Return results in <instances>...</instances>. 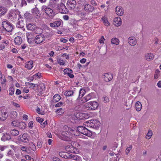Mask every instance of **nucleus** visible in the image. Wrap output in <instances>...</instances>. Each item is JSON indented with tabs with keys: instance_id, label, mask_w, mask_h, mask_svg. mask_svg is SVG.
Here are the masks:
<instances>
[{
	"instance_id": "13d9d810",
	"label": "nucleus",
	"mask_w": 161,
	"mask_h": 161,
	"mask_svg": "<svg viewBox=\"0 0 161 161\" xmlns=\"http://www.w3.org/2000/svg\"><path fill=\"white\" fill-rule=\"evenodd\" d=\"M14 14V12L13 11H10L8 14V18H10L11 17L13 16V15Z\"/></svg>"
},
{
	"instance_id": "412c9836",
	"label": "nucleus",
	"mask_w": 161,
	"mask_h": 161,
	"mask_svg": "<svg viewBox=\"0 0 161 161\" xmlns=\"http://www.w3.org/2000/svg\"><path fill=\"white\" fill-rule=\"evenodd\" d=\"M129 44L131 46H135L136 43V38L134 37H130L128 40Z\"/></svg>"
},
{
	"instance_id": "f03ea898",
	"label": "nucleus",
	"mask_w": 161,
	"mask_h": 161,
	"mask_svg": "<svg viewBox=\"0 0 161 161\" xmlns=\"http://www.w3.org/2000/svg\"><path fill=\"white\" fill-rule=\"evenodd\" d=\"M72 134L69 132L64 131L62 132L59 138L65 141H70L72 138Z\"/></svg>"
},
{
	"instance_id": "a211bd4d",
	"label": "nucleus",
	"mask_w": 161,
	"mask_h": 161,
	"mask_svg": "<svg viewBox=\"0 0 161 161\" xmlns=\"http://www.w3.org/2000/svg\"><path fill=\"white\" fill-rule=\"evenodd\" d=\"M11 138L10 135L8 133H4L1 138V140L3 141L10 140Z\"/></svg>"
},
{
	"instance_id": "09e8293b",
	"label": "nucleus",
	"mask_w": 161,
	"mask_h": 161,
	"mask_svg": "<svg viewBox=\"0 0 161 161\" xmlns=\"http://www.w3.org/2000/svg\"><path fill=\"white\" fill-rule=\"evenodd\" d=\"M102 19L103 21V23L105 25L108 26L109 25V23H108V21L107 19H105L104 18H103Z\"/></svg>"
},
{
	"instance_id": "c9c22d12",
	"label": "nucleus",
	"mask_w": 161,
	"mask_h": 161,
	"mask_svg": "<svg viewBox=\"0 0 161 161\" xmlns=\"http://www.w3.org/2000/svg\"><path fill=\"white\" fill-rule=\"evenodd\" d=\"M61 97L58 94H55L53 97L54 101L55 102H58L61 99Z\"/></svg>"
},
{
	"instance_id": "20e7f679",
	"label": "nucleus",
	"mask_w": 161,
	"mask_h": 161,
	"mask_svg": "<svg viewBox=\"0 0 161 161\" xmlns=\"http://www.w3.org/2000/svg\"><path fill=\"white\" fill-rule=\"evenodd\" d=\"M86 108L89 110H94L96 109L98 106V103L96 101L90 102L86 103L85 105Z\"/></svg>"
},
{
	"instance_id": "7c9ffc66",
	"label": "nucleus",
	"mask_w": 161,
	"mask_h": 161,
	"mask_svg": "<svg viewBox=\"0 0 161 161\" xmlns=\"http://www.w3.org/2000/svg\"><path fill=\"white\" fill-rule=\"evenodd\" d=\"M22 39L19 36L16 37L14 40V42L16 45H19L22 42Z\"/></svg>"
},
{
	"instance_id": "49530a36",
	"label": "nucleus",
	"mask_w": 161,
	"mask_h": 161,
	"mask_svg": "<svg viewBox=\"0 0 161 161\" xmlns=\"http://www.w3.org/2000/svg\"><path fill=\"white\" fill-rule=\"evenodd\" d=\"M132 145H130L129 147L126 148L125 152H126V154L127 155H128V153H129V152L130 151V150L132 149Z\"/></svg>"
},
{
	"instance_id": "ddd939ff",
	"label": "nucleus",
	"mask_w": 161,
	"mask_h": 161,
	"mask_svg": "<svg viewBox=\"0 0 161 161\" xmlns=\"http://www.w3.org/2000/svg\"><path fill=\"white\" fill-rule=\"evenodd\" d=\"M76 4V2L74 0H68L67 3L68 7L70 10L75 8Z\"/></svg>"
},
{
	"instance_id": "1a4fd4ad",
	"label": "nucleus",
	"mask_w": 161,
	"mask_h": 161,
	"mask_svg": "<svg viewBox=\"0 0 161 161\" xmlns=\"http://www.w3.org/2000/svg\"><path fill=\"white\" fill-rule=\"evenodd\" d=\"M57 9L61 13L66 14L68 12L67 8L65 5L62 3H61L57 6Z\"/></svg>"
},
{
	"instance_id": "4c0bfd02",
	"label": "nucleus",
	"mask_w": 161,
	"mask_h": 161,
	"mask_svg": "<svg viewBox=\"0 0 161 161\" xmlns=\"http://www.w3.org/2000/svg\"><path fill=\"white\" fill-rule=\"evenodd\" d=\"M111 43L113 44H115L116 45L119 44V41L118 39L116 38H114L111 39Z\"/></svg>"
},
{
	"instance_id": "72a5a7b5",
	"label": "nucleus",
	"mask_w": 161,
	"mask_h": 161,
	"mask_svg": "<svg viewBox=\"0 0 161 161\" xmlns=\"http://www.w3.org/2000/svg\"><path fill=\"white\" fill-rule=\"evenodd\" d=\"M81 143L84 146H90L92 144V142L90 141H82L81 142Z\"/></svg>"
},
{
	"instance_id": "b1692460",
	"label": "nucleus",
	"mask_w": 161,
	"mask_h": 161,
	"mask_svg": "<svg viewBox=\"0 0 161 161\" xmlns=\"http://www.w3.org/2000/svg\"><path fill=\"white\" fill-rule=\"evenodd\" d=\"M92 97V95L91 94H89L86 96L83 97L81 100L80 103H85L91 99Z\"/></svg>"
},
{
	"instance_id": "4d7b16f0",
	"label": "nucleus",
	"mask_w": 161,
	"mask_h": 161,
	"mask_svg": "<svg viewBox=\"0 0 161 161\" xmlns=\"http://www.w3.org/2000/svg\"><path fill=\"white\" fill-rule=\"evenodd\" d=\"M33 122L32 121H31L28 123V125L30 129H32L33 126Z\"/></svg>"
},
{
	"instance_id": "f3484780",
	"label": "nucleus",
	"mask_w": 161,
	"mask_h": 161,
	"mask_svg": "<svg viewBox=\"0 0 161 161\" xmlns=\"http://www.w3.org/2000/svg\"><path fill=\"white\" fill-rule=\"evenodd\" d=\"M35 24L33 23H29L27 25L26 27L27 29L29 30L34 31L36 30H40V28H37Z\"/></svg>"
},
{
	"instance_id": "a18cd8bd",
	"label": "nucleus",
	"mask_w": 161,
	"mask_h": 161,
	"mask_svg": "<svg viewBox=\"0 0 161 161\" xmlns=\"http://www.w3.org/2000/svg\"><path fill=\"white\" fill-rule=\"evenodd\" d=\"M86 1L85 0H79L78 3L79 5L84 6L85 5Z\"/></svg>"
},
{
	"instance_id": "4468645a",
	"label": "nucleus",
	"mask_w": 161,
	"mask_h": 161,
	"mask_svg": "<svg viewBox=\"0 0 161 161\" xmlns=\"http://www.w3.org/2000/svg\"><path fill=\"white\" fill-rule=\"evenodd\" d=\"M103 76L104 80L107 82L111 80L113 78L112 74L110 73H105Z\"/></svg>"
},
{
	"instance_id": "473e14b6",
	"label": "nucleus",
	"mask_w": 161,
	"mask_h": 161,
	"mask_svg": "<svg viewBox=\"0 0 161 161\" xmlns=\"http://www.w3.org/2000/svg\"><path fill=\"white\" fill-rule=\"evenodd\" d=\"M31 35H28L27 36V41L30 44H34V39L32 37Z\"/></svg>"
},
{
	"instance_id": "2eb2a0df",
	"label": "nucleus",
	"mask_w": 161,
	"mask_h": 161,
	"mask_svg": "<svg viewBox=\"0 0 161 161\" xmlns=\"http://www.w3.org/2000/svg\"><path fill=\"white\" fill-rule=\"evenodd\" d=\"M115 11L116 14L119 16H121L124 14V9L120 6H117L115 8Z\"/></svg>"
},
{
	"instance_id": "cd10ccee",
	"label": "nucleus",
	"mask_w": 161,
	"mask_h": 161,
	"mask_svg": "<svg viewBox=\"0 0 161 161\" xmlns=\"http://www.w3.org/2000/svg\"><path fill=\"white\" fill-rule=\"evenodd\" d=\"M154 58V55L151 53L146 54L145 55V58L148 61H150L152 60Z\"/></svg>"
},
{
	"instance_id": "f8f14e48",
	"label": "nucleus",
	"mask_w": 161,
	"mask_h": 161,
	"mask_svg": "<svg viewBox=\"0 0 161 161\" xmlns=\"http://www.w3.org/2000/svg\"><path fill=\"white\" fill-rule=\"evenodd\" d=\"M18 140L23 142H28L29 140V137L26 134H24L21 137L20 136L18 137Z\"/></svg>"
},
{
	"instance_id": "dca6fc26",
	"label": "nucleus",
	"mask_w": 161,
	"mask_h": 161,
	"mask_svg": "<svg viewBox=\"0 0 161 161\" xmlns=\"http://www.w3.org/2000/svg\"><path fill=\"white\" fill-rule=\"evenodd\" d=\"M64 74L67 75L70 78H73L74 77L73 74H71L73 72V71L71 69L69 68L64 69Z\"/></svg>"
},
{
	"instance_id": "052dcab7",
	"label": "nucleus",
	"mask_w": 161,
	"mask_h": 161,
	"mask_svg": "<svg viewBox=\"0 0 161 161\" xmlns=\"http://www.w3.org/2000/svg\"><path fill=\"white\" fill-rule=\"evenodd\" d=\"M7 147L6 146H3L2 145H0V150L1 151H4V150Z\"/></svg>"
},
{
	"instance_id": "f704fd0d",
	"label": "nucleus",
	"mask_w": 161,
	"mask_h": 161,
	"mask_svg": "<svg viewBox=\"0 0 161 161\" xmlns=\"http://www.w3.org/2000/svg\"><path fill=\"white\" fill-rule=\"evenodd\" d=\"M26 126V125L25 122H19L18 127L21 129L23 130L25 128Z\"/></svg>"
},
{
	"instance_id": "774afa93",
	"label": "nucleus",
	"mask_w": 161,
	"mask_h": 161,
	"mask_svg": "<svg viewBox=\"0 0 161 161\" xmlns=\"http://www.w3.org/2000/svg\"><path fill=\"white\" fill-rule=\"evenodd\" d=\"M118 144L117 143H115L114 145V146L112 148L113 150L115 151L117 147Z\"/></svg>"
},
{
	"instance_id": "603ef678",
	"label": "nucleus",
	"mask_w": 161,
	"mask_h": 161,
	"mask_svg": "<svg viewBox=\"0 0 161 161\" xmlns=\"http://www.w3.org/2000/svg\"><path fill=\"white\" fill-rule=\"evenodd\" d=\"M25 158L29 161H33V159L28 155H26L25 157Z\"/></svg>"
},
{
	"instance_id": "7ed1b4c3",
	"label": "nucleus",
	"mask_w": 161,
	"mask_h": 161,
	"mask_svg": "<svg viewBox=\"0 0 161 161\" xmlns=\"http://www.w3.org/2000/svg\"><path fill=\"white\" fill-rule=\"evenodd\" d=\"M77 130L79 133L87 136H91L92 135L91 131L87 128L83 126H79L77 128Z\"/></svg>"
},
{
	"instance_id": "c85d7f7f",
	"label": "nucleus",
	"mask_w": 161,
	"mask_h": 161,
	"mask_svg": "<svg viewBox=\"0 0 161 161\" xmlns=\"http://www.w3.org/2000/svg\"><path fill=\"white\" fill-rule=\"evenodd\" d=\"M10 133V134L13 136H17L19 134V131L15 129H11Z\"/></svg>"
},
{
	"instance_id": "e2e57ef3",
	"label": "nucleus",
	"mask_w": 161,
	"mask_h": 161,
	"mask_svg": "<svg viewBox=\"0 0 161 161\" xmlns=\"http://www.w3.org/2000/svg\"><path fill=\"white\" fill-rule=\"evenodd\" d=\"M35 79V78L34 75H33L31 77H29L28 78V80L29 81H32Z\"/></svg>"
},
{
	"instance_id": "0e129e2a",
	"label": "nucleus",
	"mask_w": 161,
	"mask_h": 161,
	"mask_svg": "<svg viewBox=\"0 0 161 161\" xmlns=\"http://www.w3.org/2000/svg\"><path fill=\"white\" fill-rule=\"evenodd\" d=\"M104 40H105V39L103 37V36H102L101 39L99 40V42L100 43H104Z\"/></svg>"
},
{
	"instance_id": "a878e982",
	"label": "nucleus",
	"mask_w": 161,
	"mask_h": 161,
	"mask_svg": "<svg viewBox=\"0 0 161 161\" xmlns=\"http://www.w3.org/2000/svg\"><path fill=\"white\" fill-rule=\"evenodd\" d=\"M8 11L6 8L3 7H0V17L5 14Z\"/></svg>"
},
{
	"instance_id": "338daca9",
	"label": "nucleus",
	"mask_w": 161,
	"mask_h": 161,
	"mask_svg": "<svg viewBox=\"0 0 161 161\" xmlns=\"http://www.w3.org/2000/svg\"><path fill=\"white\" fill-rule=\"evenodd\" d=\"M36 120L37 121L40 123L42 122L43 121V120L40 117H37L36 118Z\"/></svg>"
},
{
	"instance_id": "5fc2aeb1",
	"label": "nucleus",
	"mask_w": 161,
	"mask_h": 161,
	"mask_svg": "<svg viewBox=\"0 0 161 161\" xmlns=\"http://www.w3.org/2000/svg\"><path fill=\"white\" fill-rule=\"evenodd\" d=\"M63 104V103L61 102H60L58 103H57L55 105V107H58L61 106Z\"/></svg>"
},
{
	"instance_id": "0eeeda50",
	"label": "nucleus",
	"mask_w": 161,
	"mask_h": 161,
	"mask_svg": "<svg viewBox=\"0 0 161 161\" xmlns=\"http://www.w3.org/2000/svg\"><path fill=\"white\" fill-rule=\"evenodd\" d=\"M59 156L63 158L66 159H71L73 160H75L77 159L74 155L70 154V153L65 152H61L59 153Z\"/></svg>"
},
{
	"instance_id": "423d86ee",
	"label": "nucleus",
	"mask_w": 161,
	"mask_h": 161,
	"mask_svg": "<svg viewBox=\"0 0 161 161\" xmlns=\"http://www.w3.org/2000/svg\"><path fill=\"white\" fill-rule=\"evenodd\" d=\"M2 26L3 29L8 32L12 31L13 29L12 24L7 20L2 22Z\"/></svg>"
},
{
	"instance_id": "8fccbe9b",
	"label": "nucleus",
	"mask_w": 161,
	"mask_h": 161,
	"mask_svg": "<svg viewBox=\"0 0 161 161\" xmlns=\"http://www.w3.org/2000/svg\"><path fill=\"white\" fill-rule=\"evenodd\" d=\"M159 71L158 70H156L155 72V74L154 75V78L155 79H157L159 77V74L158 73H159Z\"/></svg>"
},
{
	"instance_id": "bb28decb",
	"label": "nucleus",
	"mask_w": 161,
	"mask_h": 161,
	"mask_svg": "<svg viewBox=\"0 0 161 161\" xmlns=\"http://www.w3.org/2000/svg\"><path fill=\"white\" fill-rule=\"evenodd\" d=\"M85 93V90L84 89H81L79 91V95L76 99L77 101L80 102L79 100L84 95Z\"/></svg>"
},
{
	"instance_id": "393cba45",
	"label": "nucleus",
	"mask_w": 161,
	"mask_h": 161,
	"mask_svg": "<svg viewBox=\"0 0 161 161\" xmlns=\"http://www.w3.org/2000/svg\"><path fill=\"white\" fill-rule=\"evenodd\" d=\"M59 1H55V0H51L50 1L49 5L57 9V7L59 5L58 4V3Z\"/></svg>"
},
{
	"instance_id": "37998d69",
	"label": "nucleus",
	"mask_w": 161,
	"mask_h": 161,
	"mask_svg": "<svg viewBox=\"0 0 161 161\" xmlns=\"http://www.w3.org/2000/svg\"><path fill=\"white\" fill-rule=\"evenodd\" d=\"M77 14L78 15H79L80 17H85L86 15V14L85 12H82L81 11H79L78 12Z\"/></svg>"
},
{
	"instance_id": "de8ad7c7",
	"label": "nucleus",
	"mask_w": 161,
	"mask_h": 161,
	"mask_svg": "<svg viewBox=\"0 0 161 161\" xmlns=\"http://www.w3.org/2000/svg\"><path fill=\"white\" fill-rule=\"evenodd\" d=\"M21 149L23 151L28 153L29 151V149L25 146H22Z\"/></svg>"
},
{
	"instance_id": "6e6552de",
	"label": "nucleus",
	"mask_w": 161,
	"mask_h": 161,
	"mask_svg": "<svg viewBox=\"0 0 161 161\" xmlns=\"http://www.w3.org/2000/svg\"><path fill=\"white\" fill-rule=\"evenodd\" d=\"M84 11L88 13L93 12L96 8L89 4H85L83 8Z\"/></svg>"
},
{
	"instance_id": "c03bdc74",
	"label": "nucleus",
	"mask_w": 161,
	"mask_h": 161,
	"mask_svg": "<svg viewBox=\"0 0 161 161\" xmlns=\"http://www.w3.org/2000/svg\"><path fill=\"white\" fill-rule=\"evenodd\" d=\"M19 123V122L17 120H14L12 121L11 123V124L14 126L18 127Z\"/></svg>"
},
{
	"instance_id": "69168bd1",
	"label": "nucleus",
	"mask_w": 161,
	"mask_h": 161,
	"mask_svg": "<svg viewBox=\"0 0 161 161\" xmlns=\"http://www.w3.org/2000/svg\"><path fill=\"white\" fill-rule=\"evenodd\" d=\"M42 143L40 141H38L37 142V146L38 148H41L42 147Z\"/></svg>"
},
{
	"instance_id": "4be33fe9",
	"label": "nucleus",
	"mask_w": 161,
	"mask_h": 161,
	"mask_svg": "<svg viewBox=\"0 0 161 161\" xmlns=\"http://www.w3.org/2000/svg\"><path fill=\"white\" fill-rule=\"evenodd\" d=\"M32 13L33 15L37 19L40 17L41 14L40 13L39 10L36 8L33 9H32Z\"/></svg>"
},
{
	"instance_id": "864d4df0",
	"label": "nucleus",
	"mask_w": 161,
	"mask_h": 161,
	"mask_svg": "<svg viewBox=\"0 0 161 161\" xmlns=\"http://www.w3.org/2000/svg\"><path fill=\"white\" fill-rule=\"evenodd\" d=\"M33 75L35 79L36 78V77H37L38 78H40L41 77V73L38 72L35 74Z\"/></svg>"
},
{
	"instance_id": "9d476101",
	"label": "nucleus",
	"mask_w": 161,
	"mask_h": 161,
	"mask_svg": "<svg viewBox=\"0 0 161 161\" xmlns=\"http://www.w3.org/2000/svg\"><path fill=\"white\" fill-rule=\"evenodd\" d=\"M45 40V37L42 35L37 36L34 39V41L37 44H40L43 42Z\"/></svg>"
},
{
	"instance_id": "6ab92c4d",
	"label": "nucleus",
	"mask_w": 161,
	"mask_h": 161,
	"mask_svg": "<svg viewBox=\"0 0 161 161\" xmlns=\"http://www.w3.org/2000/svg\"><path fill=\"white\" fill-rule=\"evenodd\" d=\"M114 25L116 26H119L122 24V21L120 18L115 17L114 19Z\"/></svg>"
},
{
	"instance_id": "6e6d98bb",
	"label": "nucleus",
	"mask_w": 161,
	"mask_h": 161,
	"mask_svg": "<svg viewBox=\"0 0 161 161\" xmlns=\"http://www.w3.org/2000/svg\"><path fill=\"white\" fill-rule=\"evenodd\" d=\"M24 17L26 19H29L31 17V14L28 13L26 12L24 14Z\"/></svg>"
},
{
	"instance_id": "aec40b11",
	"label": "nucleus",
	"mask_w": 161,
	"mask_h": 161,
	"mask_svg": "<svg viewBox=\"0 0 161 161\" xmlns=\"http://www.w3.org/2000/svg\"><path fill=\"white\" fill-rule=\"evenodd\" d=\"M62 22L61 20H57L50 23L49 25L52 27H57L61 25Z\"/></svg>"
},
{
	"instance_id": "a19ab883",
	"label": "nucleus",
	"mask_w": 161,
	"mask_h": 161,
	"mask_svg": "<svg viewBox=\"0 0 161 161\" xmlns=\"http://www.w3.org/2000/svg\"><path fill=\"white\" fill-rule=\"evenodd\" d=\"M14 86H11L9 89V94L13 95L14 93Z\"/></svg>"
},
{
	"instance_id": "f257e3e1",
	"label": "nucleus",
	"mask_w": 161,
	"mask_h": 161,
	"mask_svg": "<svg viewBox=\"0 0 161 161\" xmlns=\"http://www.w3.org/2000/svg\"><path fill=\"white\" fill-rule=\"evenodd\" d=\"M100 124V122L97 120H91L86 121L85 125L88 127L97 129Z\"/></svg>"
},
{
	"instance_id": "2f4dec72",
	"label": "nucleus",
	"mask_w": 161,
	"mask_h": 161,
	"mask_svg": "<svg viewBox=\"0 0 161 161\" xmlns=\"http://www.w3.org/2000/svg\"><path fill=\"white\" fill-rule=\"evenodd\" d=\"M135 108L136 110L138 111H140L142 108V105L141 103L138 101L135 104Z\"/></svg>"
},
{
	"instance_id": "79ce46f5",
	"label": "nucleus",
	"mask_w": 161,
	"mask_h": 161,
	"mask_svg": "<svg viewBox=\"0 0 161 161\" xmlns=\"http://www.w3.org/2000/svg\"><path fill=\"white\" fill-rule=\"evenodd\" d=\"M30 148L33 151H35L36 150V147L35 145L33 143L31 142L29 144Z\"/></svg>"
},
{
	"instance_id": "9b49d317",
	"label": "nucleus",
	"mask_w": 161,
	"mask_h": 161,
	"mask_svg": "<svg viewBox=\"0 0 161 161\" xmlns=\"http://www.w3.org/2000/svg\"><path fill=\"white\" fill-rule=\"evenodd\" d=\"M8 117V113L4 109L0 110V120L3 121Z\"/></svg>"
},
{
	"instance_id": "58836bf2",
	"label": "nucleus",
	"mask_w": 161,
	"mask_h": 161,
	"mask_svg": "<svg viewBox=\"0 0 161 161\" xmlns=\"http://www.w3.org/2000/svg\"><path fill=\"white\" fill-rule=\"evenodd\" d=\"M152 135L153 132L152 130H149L146 136V138L147 139H149L151 137Z\"/></svg>"
},
{
	"instance_id": "e433bc0d",
	"label": "nucleus",
	"mask_w": 161,
	"mask_h": 161,
	"mask_svg": "<svg viewBox=\"0 0 161 161\" xmlns=\"http://www.w3.org/2000/svg\"><path fill=\"white\" fill-rule=\"evenodd\" d=\"M16 26L18 28H23L24 27L23 21L22 20H19L16 24Z\"/></svg>"
},
{
	"instance_id": "c756f323",
	"label": "nucleus",
	"mask_w": 161,
	"mask_h": 161,
	"mask_svg": "<svg viewBox=\"0 0 161 161\" xmlns=\"http://www.w3.org/2000/svg\"><path fill=\"white\" fill-rule=\"evenodd\" d=\"M25 66L28 69H31L33 67V61H30L27 62L25 64Z\"/></svg>"
},
{
	"instance_id": "ea45409f",
	"label": "nucleus",
	"mask_w": 161,
	"mask_h": 161,
	"mask_svg": "<svg viewBox=\"0 0 161 161\" xmlns=\"http://www.w3.org/2000/svg\"><path fill=\"white\" fill-rule=\"evenodd\" d=\"M73 92L72 91H66L64 93V95L67 96H70L73 94Z\"/></svg>"
},
{
	"instance_id": "5701e85b",
	"label": "nucleus",
	"mask_w": 161,
	"mask_h": 161,
	"mask_svg": "<svg viewBox=\"0 0 161 161\" xmlns=\"http://www.w3.org/2000/svg\"><path fill=\"white\" fill-rule=\"evenodd\" d=\"M65 149L67 151L71 153H74L75 152L74 147L71 145L66 146Z\"/></svg>"
},
{
	"instance_id": "bf43d9fd",
	"label": "nucleus",
	"mask_w": 161,
	"mask_h": 161,
	"mask_svg": "<svg viewBox=\"0 0 161 161\" xmlns=\"http://www.w3.org/2000/svg\"><path fill=\"white\" fill-rule=\"evenodd\" d=\"M58 63L60 65H64L65 64L64 61L60 59L58 61Z\"/></svg>"
},
{
	"instance_id": "3c124183",
	"label": "nucleus",
	"mask_w": 161,
	"mask_h": 161,
	"mask_svg": "<svg viewBox=\"0 0 161 161\" xmlns=\"http://www.w3.org/2000/svg\"><path fill=\"white\" fill-rule=\"evenodd\" d=\"M90 4L91 5L93 6H97V3L94 0H92L90 1Z\"/></svg>"
},
{
	"instance_id": "680f3d73",
	"label": "nucleus",
	"mask_w": 161,
	"mask_h": 161,
	"mask_svg": "<svg viewBox=\"0 0 161 161\" xmlns=\"http://www.w3.org/2000/svg\"><path fill=\"white\" fill-rule=\"evenodd\" d=\"M14 154L13 151L11 150H9L7 153V155L8 156H12Z\"/></svg>"
},
{
	"instance_id": "39448f33",
	"label": "nucleus",
	"mask_w": 161,
	"mask_h": 161,
	"mask_svg": "<svg viewBox=\"0 0 161 161\" xmlns=\"http://www.w3.org/2000/svg\"><path fill=\"white\" fill-rule=\"evenodd\" d=\"M42 10H44L47 15L50 18H52L55 15V12L53 9L46 6H42Z\"/></svg>"
}]
</instances>
